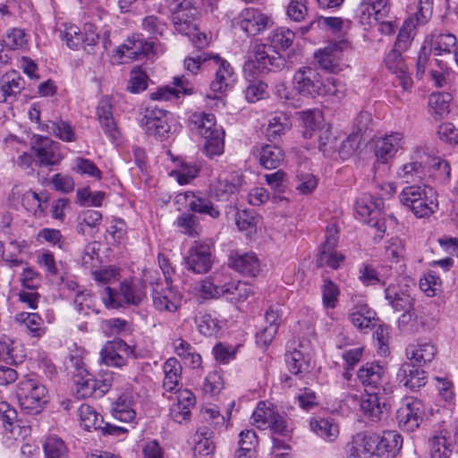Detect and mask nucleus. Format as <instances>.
<instances>
[{"mask_svg": "<svg viewBox=\"0 0 458 458\" xmlns=\"http://www.w3.org/2000/svg\"><path fill=\"white\" fill-rule=\"evenodd\" d=\"M16 396L21 408L30 414L39 413L48 402L47 390L35 375H27L19 382Z\"/></svg>", "mask_w": 458, "mask_h": 458, "instance_id": "obj_1", "label": "nucleus"}, {"mask_svg": "<svg viewBox=\"0 0 458 458\" xmlns=\"http://www.w3.org/2000/svg\"><path fill=\"white\" fill-rule=\"evenodd\" d=\"M146 296V286L143 283L123 281L120 284L118 292L106 286L102 299L107 308L116 309L124 305L138 306Z\"/></svg>", "mask_w": 458, "mask_h": 458, "instance_id": "obj_2", "label": "nucleus"}, {"mask_svg": "<svg viewBox=\"0 0 458 458\" xmlns=\"http://www.w3.org/2000/svg\"><path fill=\"white\" fill-rule=\"evenodd\" d=\"M61 37L71 49L82 47L88 53H91L92 47L98 41L97 28L91 23H86L81 30L74 24H64L60 30Z\"/></svg>", "mask_w": 458, "mask_h": 458, "instance_id": "obj_3", "label": "nucleus"}, {"mask_svg": "<svg viewBox=\"0 0 458 458\" xmlns=\"http://www.w3.org/2000/svg\"><path fill=\"white\" fill-rule=\"evenodd\" d=\"M293 89L301 96L315 98L319 96V87L322 85V76L310 67L299 68L293 78Z\"/></svg>", "mask_w": 458, "mask_h": 458, "instance_id": "obj_4", "label": "nucleus"}, {"mask_svg": "<svg viewBox=\"0 0 458 458\" xmlns=\"http://www.w3.org/2000/svg\"><path fill=\"white\" fill-rule=\"evenodd\" d=\"M349 47L346 40L330 43L323 49L314 54L319 67L331 73H337L343 70V52Z\"/></svg>", "mask_w": 458, "mask_h": 458, "instance_id": "obj_5", "label": "nucleus"}, {"mask_svg": "<svg viewBox=\"0 0 458 458\" xmlns=\"http://www.w3.org/2000/svg\"><path fill=\"white\" fill-rule=\"evenodd\" d=\"M408 279L401 278L397 283H391L385 289V296L388 304L396 311L407 313L413 305V298L411 295V286Z\"/></svg>", "mask_w": 458, "mask_h": 458, "instance_id": "obj_6", "label": "nucleus"}, {"mask_svg": "<svg viewBox=\"0 0 458 458\" xmlns=\"http://www.w3.org/2000/svg\"><path fill=\"white\" fill-rule=\"evenodd\" d=\"M31 149L40 166L56 165L62 160L59 144L47 137L33 136Z\"/></svg>", "mask_w": 458, "mask_h": 458, "instance_id": "obj_7", "label": "nucleus"}, {"mask_svg": "<svg viewBox=\"0 0 458 458\" xmlns=\"http://www.w3.org/2000/svg\"><path fill=\"white\" fill-rule=\"evenodd\" d=\"M152 286L153 304L155 308L160 311L165 310L174 312L181 306L182 297L181 294L174 291L171 284L164 287L161 279L154 281L149 280Z\"/></svg>", "mask_w": 458, "mask_h": 458, "instance_id": "obj_8", "label": "nucleus"}, {"mask_svg": "<svg viewBox=\"0 0 458 458\" xmlns=\"http://www.w3.org/2000/svg\"><path fill=\"white\" fill-rule=\"evenodd\" d=\"M217 69L215 73V79L210 83V90L215 94L214 96L207 95V98L221 101L219 95L226 92L234 82V73L231 64L222 59L219 55L213 56Z\"/></svg>", "mask_w": 458, "mask_h": 458, "instance_id": "obj_9", "label": "nucleus"}, {"mask_svg": "<svg viewBox=\"0 0 458 458\" xmlns=\"http://www.w3.org/2000/svg\"><path fill=\"white\" fill-rule=\"evenodd\" d=\"M140 125L149 135L164 138L168 133L170 126L166 121V112L156 106H148L141 113Z\"/></svg>", "mask_w": 458, "mask_h": 458, "instance_id": "obj_10", "label": "nucleus"}, {"mask_svg": "<svg viewBox=\"0 0 458 458\" xmlns=\"http://www.w3.org/2000/svg\"><path fill=\"white\" fill-rule=\"evenodd\" d=\"M284 65V59L278 54L270 55L266 51L265 45H256L251 51L246 66L258 72H267L281 69Z\"/></svg>", "mask_w": 458, "mask_h": 458, "instance_id": "obj_11", "label": "nucleus"}, {"mask_svg": "<svg viewBox=\"0 0 458 458\" xmlns=\"http://www.w3.org/2000/svg\"><path fill=\"white\" fill-rule=\"evenodd\" d=\"M423 406L420 401L414 399L407 401L396 412L399 427L408 432H413L422 421Z\"/></svg>", "mask_w": 458, "mask_h": 458, "instance_id": "obj_12", "label": "nucleus"}, {"mask_svg": "<svg viewBox=\"0 0 458 458\" xmlns=\"http://www.w3.org/2000/svg\"><path fill=\"white\" fill-rule=\"evenodd\" d=\"M211 248L208 244L196 242L189 250L186 266L196 274H204L212 267Z\"/></svg>", "mask_w": 458, "mask_h": 458, "instance_id": "obj_13", "label": "nucleus"}, {"mask_svg": "<svg viewBox=\"0 0 458 458\" xmlns=\"http://www.w3.org/2000/svg\"><path fill=\"white\" fill-rule=\"evenodd\" d=\"M388 0H362L356 9V16L363 25H371L373 21H379L389 13Z\"/></svg>", "mask_w": 458, "mask_h": 458, "instance_id": "obj_14", "label": "nucleus"}, {"mask_svg": "<svg viewBox=\"0 0 458 458\" xmlns=\"http://www.w3.org/2000/svg\"><path fill=\"white\" fill-rule=\"evenodd\" d=\"M81 364V360L71 359V367L74 368L77 371L73 377V391L78 399H85L97 393L95 389V378H93Z\"/></svg>", "mask_w": 458, "mask_h": 458, "instance_id": "obj_15", "label": "nucleus"}, {"mask_svg": "<svg viewBox=\"0 0 458 458\" xmlns=\"http://www.w3.org/2000/svg\"><path fill=\"white\" fill-rule=\"evenodd\" d=\"M412 158L413 160L404 164L397 173L398 177L405 183L420 181L424 177L428 154L424 149H418Z\"/></svg>", "mask_w": 458, "mask_h": 458, "instance_id": "obj_16", "label": "nucleus"}, {"mask_svg": "<svg viewBox=\"0 0 458 458\" xmlns=\"http://www.w3.org/2000/svg\"><path fill=\"white\" fill-rule=\"evenodd\" d=\"M403 136L401 132H391L375 140V156L377 160L386 164L393 158L399 148H403Z\"/></svg>", "mask_w": 458, "mask_h": 458, "instance_id": "obj_17", "label": "nucleus"}, {"mask_svg": "<svg viewBox=\"0 0 458 458\" xmlns=\"http://www.w3.org/2000/svg\"><path fill=\"white\" fill-rule=\"evenodd\" d=\"M130 346L123 340L107 342L100 352L101 362L112 367L121 368L126 364Z\"/></svg>", "mask_w": 458, "mask_h": 458, "instance_id": "obj_18", "label": "nucleus"}, {"mask_svg": "<svg viewBox=\"0 0 458 458\" xmlns=\"http://www.w3.org/2000/svg\"><path fill=\"white\" fill-rule=\"evenodd\" d=\"M240 26L249 35L264 31L271 22L270 18L255 8H245L240 14Z\"/></svg>", "mask_w": 458, "mask_h": 458, "instance_id": "obj_19", "label": "nucleus"}, {"mask_svg": "<svg viewBox=\"0 0 458 458\" xmlns=\"http://www.w3.org/2000/svg\"><path fill=\"white\" fill-rule=\"evenodd\" d=\"M97 114L101 128L106 137L113 142L117 141L121 137V132L114 119L112 112V104L108 98L100 99L97 107Z\"/></svg>", "mask_w": 458, "mask_h": 458, "instance_id": "obj_20", "label": "nucleus"}, {"mask_svg": "<svg viewBox=\"0 0 458 458\" xmlns=\"http://www.w3.org/2000/svg\"><path fill=\"white\" fill-rule=\"evenodd\" d=\"M360 409L373 421L381 420L388 411L386 398L380 396L378 392L369 393L368 390L361 397Z\"/></svg>", "mask_w": 458, "mask_h": 458, "instance_id": "obj_21", "label": "nucleus"}, {"mask_svg": "<svg viewBox=\"0 0 458 458\" xmlns=\"http://www.w3.org/2000/svg\"><path fill=\"white\" fill-rule=\"evenodd\" d=\"M377 434L360 432L354 435L348 444V453L351 457L358 458L364 454L376 456Z\"/></svg>", "mask_w": 458, "mask_h": 458, "instance_id": "obj_22", "label": "nucleus"}, {"mask_svg": "<svg viewBox=\"0 0 458 458\" xmlns=\"http://www.w3.org/2000/svg\"><path fill=\"white\" fill-rule=\"evenodd\" d=\"M382 204V199H375L370 194H363L355 202V211L364 223L371 224L373 226H379L378 221L374 220L379 214Z\"/></svg>", "mask_w": 458, "mask_h": 458, "instance_id": "obj_23", "label": "nucleus"}, {"mask_svg": "<svg viewBox=\"0 0 458 458\" xmlns=\"http://www.w3.org/2000/svg\"><path fill=\"white\" fill-rule=\"evenodd\" d=\"M376 456L395 457L402 449L403 437L396 431H384L382 435L377 434Z\"/></svg>", "mask_w": 458, "mask_h": 458, "instance_id": "obj_24", "label": "nucleus"}, {"mask_svg": "<svg viewBox=\"0 0 458 458\" xmlns=\"http://www.w3.org/2000/svg\"><path fill=\"white\" fill-rule=\"evenodd\" d=\"M385 373V369L378 363L367 362L359 369L357 377L365 387L379 390L383 385Z\"/></svg>", "mask_w": 458, "mask_h": 458, "instance_id": "obj_25", "label": "nucleus"}, {"mask_svg": "<svg viewBox=\"0 0 458 458\" xmlns=\"http://www.w3.org/2000/svg\"><path fill=\"white\" fill-rule=\"evenodd\" d=\"M397 379L405 387L416 391L426 384V373L415 364L405 362L397 372Z\"/></svg>", "mask_w": 458, "mask_h": 458, "instance_id": "obj_26", "label": "nucleus"}, {"mask_svg": "<svg viewBox=\"0 0 458 458\" xmlns=\"http://www.w3.org/2000/svg\"><path fill=\"white\" fill-rule=\"evenodd\" d=\"M437 349L428 340H420L416 344H411L406 348L407 358L419 366L430 362L435 358Z\"/></svg>", "mask_w": 458, "mask_h": 458, "instance_id": "obj_27", "label": "nucleus"}, {"mask_svg": "<svg viewBox=\"0 0 458 458\" xmlns=\"http://www.w3.org/2000/svg\"><path fill=\"white\" fill-rule=\"evenodd\" d=\"M229 266L241 274L255 276L259 272V261L254 253L232 254Z\"/></svg>", "mask_w": 458, "mask_h": 458, "instance_id": "obj_28", "label": "nucleus"}, {"mask_svg": "<svg viewBox=\"0 0 458 458\" xmlns=\"http://www.w3.org/2000/svg\"><path fill=\"white\" fill-rule=\"evenodd\" d=\"M174 84L177 89H174L169 86L159 88L156 92L150 94V99L157 101H169L177 99L180 93H191V89L188 88V81L184 79V77H174Z\"/></svg>", "mask_w": 458, "mask_h": 458, "instance_id": "obj_29", "label": "nucleus"}, {"mask_svg": "<svg viewBox=\"0 0 458 458\" xmlns=\"http://www.w3.org/2000/svg\"><path fill=\"white\" fill-rule=\"evenodd\" d=\"M259 164L266 169L276 168L284 160L283 150L276 145H263L256 148Z\"/></svg>", "mask_w": 458, "mask_h": 458, "instance_id": "obj_30", "label": "nucleus"}, {"mask_svg": "<svg viewBox=\"0 0 458 458\" xmlns=\"http://www.w3.org/2000/svg\"><path fill=\"white\" fill-rule=\"evenodd\" d=\"M184 198L187 201V206L191 212L206 214L212 218H217L220 216V211L213 205V203L200 196H198L193 191H186Z\"/></svg>", "mask_w": 458, "mask_h": 458, "instance_id": "obj_31", "label": "nucleus"}, {"mask_svg": "<svg viewBox=\"0 0 458 458\" xmlns=\"http://www.w3.org/2000/svg\"><path fill=\"white\" fill-rule=\"evenodd\" d=\"M190 127L203 138L208 136L215 130L222 129L216 126V117L213 114L195 113L191 116Z\"/></svg>", "mask_w": 458, "mask_h": 458, "instance_id": "obj_32", "label": "nucleus"}, {"mask_svg": "<svg viewBox=\"0 0 458 458\" xmlns=\"http://www.w3.org/2000/svg\"><path fill=\"white\" fill-rule=\"evenodd\" d=\"M346 93L345 85L335 77L322 78L319 96L327 98L331 102H340Z\"/></svg>", "mask_w": 458, "mask_h": 458, "instance_id": "obj_33", "label": "nucleus"}, {"mask_svg": "<svg viewBox=\"0 0 458 458\" xmlns=\"http://www.w3.org/2000/svg\"><path fill=\"white\" fill-rule=\"evenodd\" d=\"M452 95L447 92H434L428 98L429 113L436 119H441L450 112Z\"/></svg>", "mask_w": 458, "mask_h": 458, "instance_id": "obj_34", "label": "nucleus"}, {"mask_svg": "<svg viewBox=\"0 0 458 458\" xmlns=\"http://www.w3.org/2000/svg\"><path fill=\"white\" fill-rule=\"evenodd\" d=\"M311 430L327 442H334L339 435V428L331 420L318 418L310 422Z\"/></svg>", "mask_w": 458, "mask_h": 458, "instance_id": "obj_35", "label": "nucleus"}, {"mask_svg": "<svg viewBox=\"0 0 458 458\" xmlns=\"http://www.w3.org/2000/svg\"><path fill=\"white\" fill-rule=\"evenodd\" d=\"M385 249L386 258L395 264V274L402 275L405 267L403 262L405 252L403 242L399 238H392L386 242Z\"/></svg>", "mask_w": 458, "mask_h": 458, "instance_id": "obj_36", "label": "nucleus"}, {"mask_svg": "<svg viewBox=\"0 0 458 458\" xmlns=\"http://www.w3.org/2000/svg\"><path fill=\"white\" fill-rule=\"evenodd\" d=\"M113 416L123 422H131L136 417V412L132 408L131 397L128 394L120 395L117 400L113 403L112 407Z\"/></svg>", "mask_w": 458, "mask_h": 458, "instance_id": "obj_37", "label": "nucleus"}, {"mask_svg": "<svg viewBox=\"0 0 458 458\" xmlns=\"http://www.w3.org/2000/svg\"><path fill=\"white\" fill-rule=\"evenodd\" d=\"M163 370L165 373L163 387L168 392L175 390L179 385L182 375V366L180 362L175 358H170L164 363Z\"/></svg>", "mask_w": 458, "mask_h": 458, "instance_id": "obj_38", "label": "nucleus"}, {"mask_svg": "<svg viewBox=\"0 0 458 458\" xmlns=\"http://www.w3.org/2000/svg\"><path fill=\"white\" fill-rule=\"evenodd\" d=\"M410 209L417 217H428L437 209V202L435 192L431 188L426 190V194L420 197Z\"/></svg>", "mask_w": 458, "mask_h": 458, "instance_id": "obj_39", "label": "nucleus"}, {"mask_svg": "<svg viewBox=\"0 0 458 458\" xmlns=\"http://www.w3.org/2000/svg\"><path fill=\"white\" fill-rule=\"evenodd\" d=\"M427 168H428L430 176L440 183H446L450 180L451 167L447 161L439 157L428 155L427 159Z\"/></svg>", "mask_w": 458, "mask_h": 458, "instance_id": "obj_40", "label": "nucleus"}, {"mask_svg": "<svg viewBox=\"0 0 458 458\" xmlns=\"http://www.w3.org/2000/svg\"><path fill=\"white\" fill-rule=\"evenodd\" d=\"M431 458H450L451 445L447 439V431L443 429L437 432L429 439Z\"/></svg>", "mask_w": 458, "mask_h": 458, "instance_id": "obj_41", "label": "nucleus"}, {"mask_svg": "<svg viewBox=\"0 0 458 458\" xmlns=\"http://www.w3.org/2000/svg\"><path fill=\"white\" fill-rule=\"evenodd\" d=\"M81 425L88 431L99 430L104 424L102 416L89 404L83 403L79 408Z\"/></svg>", "mask_w": 458, "mask_h": 458, "instance_id": "obj_42", "label": "nucleus"}, {"mask_svg": "<svg viewBox=\"0 0 458 458\" xmlns=\"http://www.w3.org/2000/svg\"><path fill=\"white\" fill-rule=\"evenodd\" d=\"M153 47L151 42L143 41L141 39L128 40L119 47L121 56H125L130 59H140L141 56L147 55Z\"/></svg>", "mask_w": 458, "mask_h": 458, "instance_id": "obj_43", "label": "nucleus"}, {"mask_svg": "<svg viewBox=\"0 0 458 458\" xmlns=\"http://www.w3.org/2000/svg\"><path fill=\"white\" fill-rule=\"evenodd\" d=\"M456 46V38L450 32H437L431 36L430 47L435 55L450 53Z\"/></svg>", "mask_w": 458, "mask_h": 458, "instance_id": "obj_44", "label": "nucleus"}, {"mask_svg": "<svg viewBox=\"0 0 458 458\" xmlns=\"http://www.w3.org/2000/svg\"><path fill=\"white\" fill-rule=\"evenodd\" d=\"M374 312L367 304H360L353 307L350 312V320L358 329L363 330L372 325Z\"/></svg>", "mask_w": 458, "mask_h": 458, "instance_id": "obj_45", "label": "nucleus"}, {"mask_svg": "<svg viewBox=\"0 0 458 458\" xmlns=\"http://www.w3.org/2000/svg\"><path fill=\"white\" fill-rule=\"evenodd\" d=\"M226 288L228 291H226L225 296L232 302L244 301L253 293L251 285L242 281L227 282Z\"/></svg>", "mask_w": 458, "mask_h": 458, "instance_id": "obj_46", "label": "nucleus"}, {"mask_svg": "<svg viewBox=\"0 0 458 458\" xmlns=\"http://www.w3.org/2000/svg\"><path fill=\"white\" fill-rule=\"evenodd\" d=\"M294 38V32L284 27L274 30L268 38L271 47L276 51L290 47Z\"/></svg>", "mask_w": 458, "mask_h": 458, "instance_id": "obj_47", "label": "nucleus"}, {"mask_svg": "<svg viewBox=\"0 0 458 458\" xmlns=\"http://www.w3.org/2000/svg\"><path fill=\"white\" fill-rule=\"evenodd\" d=\"M48 197L45 194H38L35 191H29L22 195L21 204L30 212L37 215L41 214L47 208Z\"/></svg>", "mask_w": 458, "mask_h": 458, "instance_id": "obj_48", "label": "nucleus"}, {"mask_svg": "<svg viewBox=\"0 0 458 458\" xmlns=\"http://www.w3.org/2000/svg\"><path fill=\"white\" fill-rule=\"evenodd\" d=\"M176 225L180 232L191 236H198L201 231L199 217L192 213H183L178 216Z\"/></svg>", "mask_w": 458, "mask_h": 458, "instance_id": "obj_49", "label": "nucleus"}, {"mask_svg": "<svg viewBox=\"0 0 458 458\" xmlns=\"http://www.w3.org/2000/svg\"><path fill=\"white\" fill-rule=\"evenodd\" d=\"M226 283L225 280L215 277L213 279H206L201 282L199 288L200 293L205 298H219L225 296Z\"/></svg>", "mask_w": 458, "mask_h": 458, "instance_id": "obj_50", "label": "nucleus"}, {"mask_svg": "<svg viewBox=\"0 0 458 458\" xmlns=\"http://www.w3.org/2000/svg\"><path fill=\"white\" fill-rule=\"evenodd\" d=\"M24 81L15 72L6 73L2 78L3 101H6L8 97L15 96L23 89Z\"/></svg>", "mask_w": 458, "mask_h": 458, "instance_id": "obj_51", "label": "nucleus"}, {"mask_svg": "<svg viewBox=\"0 0 458 458\" xmlns=\"http://www.w3.org/2000/svg\"><path fill=\"white\" fill-rule=\"evenodd\" d=\"M224 134L223 129H217L204 137V152L208 157L220 156L224 152Z\"/></svg>", "mask_w": 458, "mask_h": 458, "instance_id": "obj_52", "label": "nucleus"}, {"mask_svg": "<svg viewBox=\"0 0 458 458\" xmlns=\"http://www.w3.org/2000/svg\"><path fill=\"white\" fill-rule=\"evenodd\" d=\"M290 128L289 119L284 114H276L268 121L266 134L269 140H276Z\"/></svg>", "mask_w": 458, "mask_h": 458, "instance_id": "obj_53", "label": "nucleus"}, {"mask_svg": "<svg viewBox=\"0 0 458 458\" xmlns=\"http://www.w3.org/2000/svg\"><path fill=\"white\" fill-rule=\"evenodd\" d=\"M196 9L190 8L187 12L178 13L173 16L174 29L181 34L191 37L194 31L198 30L197 25L192 21H184V16L193 18L196 15Z\"/></svg>", "mask_w": 458, "mask_h": 458, "instance_id": "obj_54", "label": "nucleus"}, {"mask_svg": "<svg viewBox=\"0 0 458 458\" xmlns=\"http://www.w3.org/2000/svg\"><path fill=\"white\" fill-rule=\"evenodd\" d=\"M285 362L288 369L294 375L307 372L310 368L309 360L297 350L285 354Z\"/></svg>", "mask_w": 458, "mask_h": 458, "instance_id": "obj_55", "label": "nucleus"}, {"mask_svg": "<svg viewBox=\"0 0 458 458\" xmlns=\"http://www.w3.org/2000/svg\"><path fill=\"white\" fill-rule=\"evenodd\" d=\"M322 302L326 309H335L338 302L340 290L330 279H325L321 286Z\"/></svg>", "mask_w": 458, "mask_h": 458, "instance_id": "obj_56", "label": "nucleus"}, {"mask_svg": "<svg viewBox=\"0 0 458 458\" xmlns=\"http://www.w3.org/2000/svg\"><path fill=\"white\" fill-rule=\"evenodd\" d=\"M17 320L22 322L34 337H38L44 333L43 319L38 313L21 312L17 315Z\"/></svg>", "mask_w": 458, "mask_h": 458, "instance_id": "obj_57", "label": "nucleus"}, {"mask_svg": "<svg viewBox=\"0 0 458 458\" xmlns=\"http://www.w3.org/2000/svg\"><path fill=\"white\" fill-rule=\"evenodd\" d=\"M238 185L227 179H218L211 188L214 197L220 201L227 200L231 195L236 193Z\"/></svg>", "mask_w": 458, "mask_h": 458, "instance_id": "obj_58", "label": "nucleus"}, {"mask_svg": "<svg viewBox=\"0 0 458 458\" xmlns=\"http://www.w3.org/2000/svg\"><path fill=\"white\" fill-rule=\"evenodd\" d=\"M148 77L140 67H134L131 71L130 79L127 84V90L131 93H140L148 87Z\"/></svg>", "mask_w": 458, "mask_h": 458, "instance_id": "obj_59", "label": "nucleus"}, {"mask_svg": "<svg viewBox=\"0 0 458 458\" xmlns=\"http://www.w3.org/2000/svg\"><path fill=\"white\" fill-rule=\"evenodd\" d=\"M199 172V167L197 165H190L184 162H181L180 166L177 169L173 170L171 174L176 177L177 182L181 185H183L189 183L191 180L196 178Z\"/></svg>", "mask_w": 458, "mask_h": 458, "instance_id": "obj_60", "label": "nucleus"}, {"mask_svg": "<svg viewBox=\"0 0 458 458\" xmlns=\"http://www.w3.org/2000/svg\"><path fill=\"white\" fill-rule=\"evenodd\" d=\"M275 412L273 408L267 407L265 403L260 402L252 413L253 423L259 428H267Z\"/></svg>", "mask_w": 458, "mask_h": 458, "instance_id": "obj_61", "label": "nucleus"}, {"mask_svg": "<svg viewBox=\"0 0 458 458\" xmlns=\"http://www.w3.org/2000/svg\"><path fill=\"white\" fill-rule=\"evenodd\" d=\"M426 190L428 188H421L417 185L407 186L399 194V199L403 206L410 208L420 197L426 194Z\"/></svg>", "mask_w": 458, "mask_h": 458, "instance_id": "obj_62", "label": "nucleus"}, {"mask_svg": "<svg viewBox=\"0 0 458 458\" xmlns=\"http://www.w3.org/2000/svg\"><path fill=\"white\" fill-rule=\"evenodd\" d=\"M64 442L57 437H49L44 445L47 458H61L66 454Z\"/></svg>", "mask_w": 458, "mask_h": 458, "instance_id": "obj_63", "label": "nucleus"}, {"mask_svg": "<svg viewBox=\"0 0 458 458\" xmlns=\"http://www.w3.org/2000/svg\"><path fill=\"white\" fill-rule=\"evenodd\" d=\"M344 259V256L336 252L335 250H320L317 263L318 267L327 266L333 269H337Z\"/></svg>", "mask_w": 458, "mask_h": 458, "instance_id": "obj_64", "label": "nucleus"}]
</instances>
